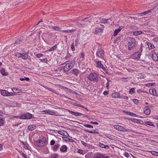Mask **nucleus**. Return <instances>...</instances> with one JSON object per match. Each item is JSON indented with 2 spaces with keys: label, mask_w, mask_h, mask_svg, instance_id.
I'll return each mask as SVG.
<instances>
[{
  "label": "nucleus",
  "mask_w": 158,
  "mask_h": 158,
  "mask_svg": "<svg viewBox=\"0 0 158 158\" xmlns=\"http://www.w3.org/2000/svg\"><path fill=\"white\" fill-rule=\"evenodd\" d=\"M67 111L69 112L71 114H73V115L76 116H79L81 115H83V114L78 112H74L72 111H71L70 110H67Z\"/></svg>",
  "instance_id": "10"
},
{
  "label": "nucleus",
  "mask_w": 158,
  "mask_h": 158,
  "mask_svg": "<svg viewBox=\"0 0 158 158\" xmlns=\"http://www.w3.org/2000/svg\"><path fill=\"white\" fill-rule=\"evenodd\" d=\"M19 79L21 81H24V80L29 81L30 80V79L28 77H25L24 78H20Z\"/></svg>",
  "instance_id": "40"
},
{
  "label": "nucleus",
  "mask_w": 158,
  "mask_h": 158,
  "mask_svg": "<svg viewBox=\"0 0 158 158\" xmlns=\"http://www.w3.org/2000/svg\"><path fill=\"white\" fill-rule=\"evenodd\" d=\"M96 62L97 63V67L102 68L104 71H106L105 68L103 67V65L101 64V61H96Z\"/></svg>",
  "instance_id": "11"
},
{
  "label": "nucleus",
  "mask_w": 158,
  "mask_h": 158,
  "mask_svg": "<svg viewBox=\"0 0 158 158\" xmlns=\"http://www.w3.org/2000/svg\"><path fill=\"white\" fill-rule=\"evenodd\" d=\"M23 40V37H21L19 39L17 40L15 43V44H19Z\"/></svg>",
  "instance_id": "17"
},
{
  "label": "nucleus",
  "mask_w": 158,
  "mask_h": 158,
  "mask_svg": "<svg viewBox=\"0 0 158 158\" xmlns=\"http://www.w3.org/2000/svg\"><path fill=\"white\" fill-rule=\"evenodd\" d=\"M152 10H153V9L149 10L148 11H145L144 12L141 13L139 14V15L141 16H143V15H146V14L151 12Z\"/></svg>",
  "instance_id": "14"
},
{
  "label": "nucleus",
  "mask_w": 158,
  "mask_h": 158,
  "mask_svg": "<svg viewBox=\"0 0 158 158\" xmlns=\"http://www.w3.org/2000/svg\"><path fill=\"white\" fill-rule=\"evenodd\" d=\"M152 58L153 60L155 61L158 60V54L155 53H152Z\"/></svg>",
  "instance_id": "13"
},
{
  "label": "nucleus",
  "mask_w": 158,
  "mask_h": 158,
  "mask_svg": "<svg viewBox=\"0 0 158 158\" xmlns=\"http://www.w3.org/2000/svg\"><path fill=\"white\" fill-rule=\"evenodd\" d=\"M131 119L132 122H138V121H139L138 119L134 118H131Z\"/></svg>",
  "instance_id": "52"
},
{
  "label": "nucleus",
  "mask_w": 158,
  "mask_h": 158,
  "mask_svg": "<svg viewBox=\"0 0 158 158\" xmlns=\"http://www.w3.org/2000/svg\"><path fill=\"white\" fill-rule=\"evenodd\" d=\"M21 53L20 52H16L15 54V56L18 57H20Z\"/></svg>",
  "instance_id": "50"
},
{
  "label": "nucleus",
  "mask_w": 158,
  "mask_h": 158,
  "mask_svg": "<svg viewBox=\"0 0 158 158\" xmlns=\"http://www.w3.org/2000/svg\"><path fill=\"white\" fill-rule=\"evenodd\" d=\"M123 154L125 157L127 158H128L129 157L130 155L127 152H125Z\"/></svg>",
  "instance_id": "53"
},
{
  "label": "nucleus",
  "mask_w": 158,
  "mask_h": 158,
  "mask_svg": "<svg viewBox=\"0 0 158 158\" xmlns=\"http://www.w3.org/2000/svg\"><path fill=\"white\" fill-rule=\"evenodd\" d=\"M75 61L74 60H73L71 61L70 62L67 64L69 65L70 67H71V68H72L75 64Z\"/></svg>",
  "instance_id": "25"
},
{
  "label": "nucleus",
  "mask_w": 158,
  "mask_h": 158,
  "mask_svg": "<svg viewBox=\"0 0 158 158\" xmlns=\"http://www.w3.org/2000/svg\"><path fill=\"white\" fill-rule=\"evenodd\" d=\"M71 72L72 73V74L76 76L77 75L79 74V71L78 69H72Z\"/></svg>",
  "instance_id": "18"
},
{
  "label": "nucleus",
  "mask_w": 158,
  "mask_h": 158,
  "mask_svg": "<svg viewBox=\"0 0 158 158\" xmlns=\"http://www.w3.org/2000/svg\"><path fill=\"white\" fill-rule=\"evenodd\" d=\"M95 158H106V157L101 154H98L97 155Z\"/></svg>",
  "instance_id": "43"
},
{
  "label": "nucleus",
  "mask_w": 158,
  "mask_h": 158,
  "mask_svg": "<svg viewBox=\"0 0 158 158\" xmlns=\"http://www.w3.org/2000/svg\"><path fill=\"white\" fill-rule=\"evenodd\" d=\"M151 107H152V106L151 105L146 106L144 108V113L147 115H149L151 112V110L150 108Z\"/></svg>",
  "instance_id": "9"
},
{
  "label": "nucleus",
  "mask_w": 158,
  "mask_h": 158,
  "mask_svg": "<svg viewBox=\"0 0 158 158\" xmlns=\"http://www.w3.org/2000/svg\"><path fill=\"white\" fill-rule=\"evenodd\" d=\"M1 94L3 96H10L15 95V94L11 92L10 93L6 90H2L1 91Z\"/></svg>",
  "instance_id": "4"
},
{
  "label": "nucleus",
  "mask_w": 158,
  "mask_h": 158,
  "mask_svg": "<svg viewBox=\"0 0 158 158\" xmlns=\"http://www.w3.org/2000/svg\"><path fill=\"white\" fill-rule=\"evenodd\" d=\"M121 29L119 28L116 29L114 31L113 35L114 36H116L117 35L118 33L121 31Z\"/></svg>",
  "instance_id": "29"
},
{
  "label": "nucleus",
  "mask_w": 158,
  "mask_h": 158,
  "mask_svg": "<svg viewBox=\"0 0 158 158\" xmlns=\"http://www.w3.org/2000/svg\"><path fill=\"white\" fill-rule=\"evenodd\" d=\"M57 48V46L56 45H55L52 46V47L50 48V49H49L48 51L51 52L52 51H53L54 50H56Z\"/></svg>",
  "instance_id": "36"
},
{
  "label": "nucleus",
  "mask_w": 158,
  "mask_h": 158,
  "mask_svg": "<svg viewBox=\"0 0 158 158\" xmlns=\"http://www.w3.org/2000/svg\"><path fill=\"white\" fill-rule=\"evenodd\" d=\"M1 74L3 76H6L8 75V73L6 72L4 69H2L0 70Z\"/></svg>",
  "instance_id": "16"
},
{
  "label": "nucleus",
  "mask_w": 158,
  "mask_h": 158,
  "mask_svg": "<svg viewBox=\"0 0 158 158\" xmlns=\"http://www.w3.org/2000/svg\"><path fill=\"white\" fill-rule=\"evenodd\" d=\"M120 98H123L127 100L128 99V97L127 96L124 95H122Z\"/></svg>",
  "instance_id": "55"
},
{
  "label": "nucleus",
  "mask_w": 158,
  "mask_h": 158,
  "mask_svg": "<svg viewBox=\"0 0 158 158\" xmlns=\"http://www.w3.org/2000/svg\"><path fill=\"white\" fill-rule=\"evenodd\" d=\"M55 140L53 139L50 142V145H53L55 143Z\"/></svg>",
  "instance_id": "58"
},
{
  "label": "nucleus",
  "mask_w": 158,
  "mask_h": 158,
  "mask_svg": "<svg viewBox=\"0 0 158 158\" xmlns=\"http://www.w3.org/2000/svg\"><path fill=\"white\" fill-rule=\"evenodd\" d=\"M5 118L4 117H0V126H2L4 124V121L3 118Z\"/></svg>",
  "instance_id": "32"
},
{
  "label": "nucleus",
  "mask_w": 158,
  "mask_h": 158,
  "mask_svg": "<svg viewBox=\"0 0 158 158\" xmlns=\"http://www.w3.org/2000/svg\"><path fill=\"white\" fill-rule=\"evenodd\" d=\"M97 76L96 73H90L88 77V79L90 81L97 82L98 80Z\"/></svg>",
  "instance_id": "2"
},
{
  "label": "nucleus",
  "mask_w": 158,
  "mask_h": 158,
  "mask_svg": "<svg viewBox=\"0 0 158 158\" xmlns=\"http://www.w3.org/2000/svg\"><path fill=\"white\" fill-rule=\"evenodd\" d=\"M135 89L134 88H131V89L129 91L130 94H132L134 93Z\"/></svg>",
  "instance_id": "48"
},
{
  "label": "nucleus",
  "mask_w": 158,
  "mask_h": 158,
  "mask_svg": "<svg viewBox=\"0 0 158 158\" xmlns=\"http://www.w3.org/2000/svg\"><path fill=\"white\" fill-rule=\"evenodd\" d=\"M71 48L73 51L75 50V48L74 47V45L73 44V43L71 45Z\"/></svg>",
  "instance_id": "61"
},
{
  "label": "nucleus",
  "mask_w": 158,
  "mask_h": 158,
  "mask_svg": "<svg viewBox=\"0 0 158 158\" xmlns=\"http://www.w3.org/2000/svg\"><path fill=\"white\" fill-rule=\"evenodd\" d=\"M40 60L42 62L46 63L47 64L48 63L47 62V58H45L43 59H40Z\"/></svg>",
  "instance_id": "45"
},
{
  "label": "nucleus",
  "mask_w": 158,
  "mask_h": 158,
  "mask_svg": "<svg viewBox=\"0 0 158 158\" xmlns=\"http://www.w3.org/2000/svg\"><path fill=\"white\" fill-rule=\"evenodd\" d=\"M71 68L70 67L69 65L68 64H66L65 65L64 67L63 68V70H64V73H67L68 71H69V70L71 69Z\"/></svg>",
  "instance_id": "12"
},
{
  "label": "nucleus",
  "mask_w": 158,
  "mask_h": 158,
  "mask_svg": "<svg viewBox=\"0 0 158 158\" xmlns=\"http://www.w3.org/2000/svg\"><path fill=\"white\" fill-rule=\"evenodd\" d=\"M4 114H3V113L2 111L1 110H0V117H4Z\"/></svg>",
  "instance_id": "62"
},
{
  "label": "nucleus",
  "mask_w": 158,
  "mask_h": 158,
  "mask_svg": "<svg viewBox=\"0 0 158 158\" xmlns=\"http://www.w3.org/2000/svg\"><path fill=\"white\" fill-rule=\"evenodd\" d=\"M25 114L26 118V119H30L32 118V114L29 113H26Z\"/></svg>",
  "instance_id": "24"
},
{
  "label": "nucleus",
  "mask_w": 158,
  "mask_h": 158,
  "mask_svg": "<svg viewBox=\"0 0 158 158\" xmlns=\"http://www.w3.org/2000/svg\"><path fill=\"white\" fill-rule=\"evenodd\" d=\"M74 105L78 106L81 107L83 108H85V106H83V105L81 104H78L77 103H75Z\"/></svg>",
  "instance_id": "54"
},
{
  "label": "nucleus",
  "mask_w": 158,
  "mask_h": 158,
  "mask_svg": "<svg viewBox=\"0 0 158 158\" xmlns=\"http://www.w3.org/2000/svg\"><path fill=\"white\" fill-rule=\"evenodd\" d=\"M47 142L45 139H42L41 140H38L35 142V145L37 147H40L43 145H45Z\"/></svg>",
  "instance_id": "3"
},
{
  "label": "nucleus",
  "mask_w": 158,
  "mask_h": 158,
  "mask_svg": "<svg viewBox=\"0 0 158 158\" xmlns=\"http://www.w3.org/2000/svg\"><path fill=\"white\" fill-rule=\"evenodd\" d=\"M58 157V155L56 154H52L51 156V158H57Z\"/></svg>",
  "instance_id": "47"
},
{
  "label": "nucleus",
  "mask_w": 158,
  "mask_h": 158,
  "mask_svg": "<svg viewBox=\"0 0 158 158\" xmlns=\"http://www.w3.org/2000/svg\"><path fill=\"white\" fill-rule=\"evenodd\" d=\"M43 56V54L41 53L37 54L36 55V56L37 58H40V57L42 56Z\"/></svg>",
  "instance_id": "51"
},
{
  "label": "nucleus",
  "mask_w": 158,
  "mask_h": 158,
  "mask_svg": "<svg viewBox=\"0 0 158 158\" xmlns=\"http://www.w3.org/2000/svg\"><path fill=\"white\" fill-rule=\"evenodd\" d=\"M67 149V147L65 145H64L60 147V150L62 152H65L66 151Z\"/></svg>",
  "instance_id": "15"
},
{
  "label": "nucleus",
  "mask_w": 158,
  "mask_h": 158,
  "mask_svg": "<svg viewBox=\"0 0 158 158\" xmlns=\"http://www.w3.org/2000/svg\"><path fill=\"white\" fill-rule=\"evenodd\" d=\"M21 143H22V144L23 145V147L24 148H25V149H28V145L27 143H24L23 142H22Z\"/></svg>",
  "instance_id": "31"
},
{
  "label": "nucleus",
  "mask_w": 158,
  "mask_h": 158,
  "mask_svg": "<svg viewBox=\"0 0 158 158\" xmlns=\"http://www.w3.org/2000/svg\"><path fill=\"white\" fill-rule=\"evenodd\" d=\"M28 128L30 131H33L36 128V127L34 125L29 126Z\"/></svg>",
  "instance_id": "30"
},
{
  "label": "nucleus",
  "mask_w": 158,
  "mask_h": 158,
  "mask_svg": "<svg viewBox=\"0 0 158 158\" xmlns=\"http://www.w3.org/2000/svg\"><path fill=\"white\" fill-rule=\"evenodd\" d=\"M114 127L115 129L120 131L124 132L128 131L127 129L119 125H115L114 126Z\"/></svg>",
  "instance_id": "6"
},
{
  "label": "nucleus",
  "mask_w": 158,
  "mask_h": 158,
  "mask_svg": "<svg viewBox=\"0 0 158 158\" xmlns=\"http://www.w3.org/2000/svg\"><path fill=\"white\" fill-rule=\"evenodd\" d=\"M99 146L102 148H105L106 149H109L110 148V147L108 145H105L104 144L101 143H99Z\"/></svg>",
  "instance_id": "22"
},
{
  "label": "nucleus",
  "mask_w": 158,
  "mask_h": 158,
  "mask_svg": "<svg viewBox=\"0 0 158 158\" xmlns=\"http://www.w3.org/2000/svg\"><path fill=\"white\" fill-rule=\"evenodd\" d=\"M83 125L85 127L87 128H93V126L91 125L88 124H83Z\"/></svg>",
  "instance_id": "46"
},
{
  "label": "nucleus",
  "mask_w": 158,
  "mask_h": 158,
  "mask_svg": "<svg viewBox=\"0 0 158 158\" xmlns=\"http://www.w3.org/2000/svg\"><path fill=\"white\" fill-rule=\"evenodd\" d=\"M102 32V29L101 28L96 29L95 31L94 34H98Z\"/></svg>",
  "instance_id": "26"
},
{
  "label": "nucleus",
  "mask_w": 158,
  "mask_h": 158,
  "mask_svg": "<svg viewBox=\"0 0 158 158\" xmlns=\"http://www.w3.org/2000/svg\"><path fill=\"white\" fill-rule=\"evenodd\" d=\"M13 91L14 92H15L16 93H19L21 90L20 89H17L16 88H13Z\"/></svg>",
  "instance_id": "35"
},
{
  "label": "nucleus",
  "mask_w": 158,
  "mask_h": 158,
  "mask_svg": "<svg viewBox=\"0 0 158 158\" xmlns=\"http://www.w3.org/2000/svg\"><path fill=\"white\" fill-rule=\"evenodd\" d=\"M149 49H152L154 48V46L153 44H152L151 43H147Z\"/></svg>",
  "instance_id": "34"
},
{
  "label": "nucleus",
  "mask_w": 158,
  "mask_h": 158,
  "mask_svg": "<svg viewBox=\"0 0 158 158\" xmlns=\"http://www.w3.org/2000/svg\"><path fill=\"white\" fill-rule=\"evenodd\" d=\"M128 45L127 49L128 50H133L136 46V41L135 40L132 38H130L128 41Z\"/></svg>",
  "instance_id": "1"
},
{
  "label": "nucleus",
  "mask_w": 158,
  "mask_h": 158,
  "mask_svg": "<svg viewBox=\"0 0 158 158\" xmlns=\"http://www.w3.org/2000/svg\"><path fill=\"white\" fill-rule=\"evenodd\" d=\"M149 152H150L153 155L158 156V152H157L155 151H149Z\"/></svg>",
  "instance_id": "37"
},
{
  "label": "nucleus",
  "mask_w": 158,
  "mask_h": 158,
  "mask_svg": "<svg viewBox=\"0 0 158 158\" xmlns=\"http://www.w3.org/2000/svg\"><path fill=\"white\" fill-rule=\"evenodd\" d=\"M19 118L22 119H26L25 114H22L19 117Z\"/></svg>",
  "instance_id": "49"
},
{
  "label": "nucleus",
  "mask_w": 158,
  "mask_h": 158,
  "mask_svg": "<svg viewBox=\"0 0 158 158\" xmlns=\"http://www.w3.org/2000/svg\"><path fill=\"white\" fill-rule=\"evenodd\" d=\"M54 30L56 31H60V28L58 26H54L51 27Z\"/></svg>",
  "instance_id": "39"
},
{
  "label": "nucleus",
  "mask_w": 158,
  "mask_h": 158,
  "mask_svg": "<svg viewBox=\"0 0 158 158\" xmlns=\"http://www.w3.org/2000/svg\"><path fill=\"white\" fill-rule=\"evenodd\" d=\"M27 53H21L20 57L24 60H26L27 59Z\"/></svg>",
  "instance_id": "21"
},
{
  "label": "nucleus",
  "mask_w": 158,
  "mask_h": 158,
  "mask_svg": "<svg viewBox=\"0 0 158 158\" xmlns=\"http://www.w3.org/2000/svg\"><path fill=\"white\" fill-rule=\"evenodd\" d=\"M64 136L66 137H69V134L67 133V132L65 131H64Z\"/></svg>",
  "instance_id": "59"
},
{
  "label": "nucleus",
  "mask_w": 158,
  "mask_h": 158,
  "mask_svg": "<svg viewBox=\"0 0 158 158\" xmlns=\"http://www.w3.org/2000/svg\"><path fill=\"white\" fill-rule=\"evenodd\" d=\"M133 101L135 104H137L138 102V100L137 99H134L133 100Z\"/></svg>",
  "instance_id": "60"
},
{
  "label": "nucleus",
  "mask_w": 158,
  "mask_h": 158,
  "mask_svg": "<svg viewBox=\"0 0 158 158\" xmlns=\"http://www.w3.org/2000/svg\"><path fill=\"white\" fill-rule=\"evenodd\" d=\"M78 152L81 154H83V150L81 149H79L78 150Z\"/></svg>",
  "instance_id": "57"
},
{
  "label": "nucleus",
  "mask_w": 158,
  "mask_h": 158,
  "mask_svg": "<svg viewBox=\"0 0 158 158\" xmlns=\"http://www.w3.org/2000/svg\"><path fill=\"white\" fill-rule=\"evenodd\" d=\"M142 32L141 31H135L133 32V35L135 36H137L142 34Z\"/></svg>",
  "instance_id": "27"
},
{
  "label": "nucleus",
  "mask_w": 158,
  "mask_h": 158,
  "mask_svg": "<svg viewBox=\"0 0 158 158\" xmlns=\"http://www.w3.org/2000/svg\"><path fill=\"white\" fill-rule=\"evenodd\" d=\"M126 114L133 116H135L136 115V114L135 113L130 112H126Z\"/></svg>",
  "instance_id": "42"
},
{
  "label": "nucleus",
  "mask_w": 158,
  "mask_h": 158,
  "mask_svg": "<svg viewBox=\"0 0 158 158\" xmlns=\"http://www.w3.org/2000/svg\"><path fill=\"white\" fill-rule=\"evenodd\" d=\"M112 20L113 19L111 18L108 19H99V22L102 23H110L109 20H110V21H112Z\"/></svg>",
  "instance_id": "7"
},
{
  "label": "nucleus",
  "mask_w": 158,
  "mask_h": 158,
  "mask_svg": "<svg viewBox=\"0 0 158 158\" xmlns=\"http://www.w3.org/2000/svg\"><path fill=\"white\" fill-rule=\"evenodd\" d=\"M63 139L66 141H69L71 142H73V140L69 138H67L65 137H62Z\"/></svg>",
  "instance_id": "23"
},
{
  "label": "nucleus",
  "mask_w": 158,
  "mask_h": 158,
  "mask_svg": "<svg viewBox=\"0 0 158 158\" xmlns=\"http://www.w3.org/2000/svg\"><path fill=\"white\" fill-rule=\"evenodd\" d=\"M77 25L79 27H81L82 26V25L81 23H79V22H77Z\"/></svg>",
  "instance_id": "63"
},
{
  "label": "nucleus",
  "mask_w": 158,
  "mask_h": 158,
  "mask_svg": "<svg viewBox=\"0 0 158 158\" xmlns=\"http://www.w3.org/2000/svg\"><path fill=\"white\" fill-rule=\"evenodd\" d=\"M141 56V53L139 52V50L135 52L131 56V58L134 60L139 59Z\"/></svg>",
  "instance_id": "5"
},
{
  "label": "nucleus",
  "mask_w": 158,
  "mask_h": 158,
  "mask_svg": "<svg viewBox=\"0 0 158 158\" xmlns=\"http://www.w3.org/2000/svg\"><path fill=\"white\" fill-rule=\"evenodd\" d=\"M145 123L146 124H147L149 126H154V125L151 122L147 121L145 122Z\"/></svg>",
  "instance_id": "38"
},
{
  "label": "nucleus",
  "mask_w": 158,
  "mask_h": 158,
  "mask_svg": "<svg viewBox=\"0 0 158 158\" xmlns=\"http://www.w3.org/2000/svg\"><path fill=\"white\" fill-rule=\"evenodd\" d=\"M104 55V52L102 49L101 48L98 49L96 53L97 56L102 59Z\"/></svg>",
  "instance_id": "8"
},
{
  "label": "nucleus",
  "mask_w": 158,
  "mask_h": 158,
  "mask_svg": "<svg viewBox=\"0 0 158 158\" xmlns=\"http://www.w3.org/2000/svg\"><path fill=\"white\" fill-rule=\"evenodd\" d=\"M111 96L113 98H120V94L118 92H114V93L112 94Z\"/></svg>",
  "instance_id": "19"
},
{
  "label": "nucleus",
  "mask_w": 158,
  "mask_h": 158,
  "mask_svg": "<svg viewBox=\"0 0 158 158\" xmlns=\"http://www.w3.org/2000/svg\"><path fill=\"white\" fill-rule=\"evenodd\" d=\"M153 41L156 42H158V37L155 38L152 40Z\"/></svg>",
  "instance_id": "64"
},
{
  "label": "nucleus",
  "mask_w": 158,
  "mask_h": 158,
  "mask_svg": "<svg viewBox=\"0 0 158 158\" xmlns=\"http://www.w3.org/2000/svg\"><path fill=\"white\" fill-rule=\"evenodd\" d=\"M47 113H48L50 114L54 115L56 114V112L52 111H51L50 110H48V111L47 112Z\"/></svg>",
  "instance_id": "41"
},
{
  "label": "nucleus",
  "mask_w": 158,
  "mask_h": 158,
  "mask_svg": "<svg viewBox=\"0 0 158 158\" xmlns=\"http://www.w3.org/2000/svg\"><path fill=\"white\" fill-rule=\"evenodd\" d=\"M60 146V145L59 144L55 145L53 147V150L55 151H56L59 148Z\"/></svg>",
  "instance_id": "33"
},
{
  "label": "nucleus",
  "mask_w": 158,
  "mask_h": 158,
  "mask_svg": "<svg viewBox=\"0 0 158 158\" xmlns=\"http://www.w3.org/2000/svg\"><path fill=\"white\" fill-rule=\"evenodd\" d=\"M64 131H61V130H60V131H59L58 132V133L62 135H63V136H64Z\"/></svg>",
  "instance_id": "44"
},
{
  "label": "nucleus",
  "mask_w": 158,
  "mask_h": 158,
  "mask_svg": "<svg viewBox=\"0 0 158 158\" xmlns=\"http://www.w3.org/2000/svg\"><path fill=\"white\" fill-rule=\"evenodd\" d=\"M154 84V83H148L146 85L147 87H150V86H152Z\"/></svg>",
  "instance_id": "56"
},
{
  "label": "nucleus",
  "mask_w": 158,
  "mask_h": 158,
  "mask_svg": "<svg viewBox=\"0 0 158 158\" xmlns=\"http://www.w3.org/2000/svg\"><path fill=\"white\" fill-rule=\"evenodd\" d=\"M149 93L152 95H155L156 94V90L155 89H150Z\"/></svg>",
  "instance_id": "28"
},
{
  "label": "nucleus",
  "mask_w": 158,
  "mask_h": 158,
  "mask_svg": "<svg viewBox=\"0 0 158 158\" xmlns=\"http://www.w3.org/2000/svg\"><path fill=\"white\" fill-rule=\"evenodd\" d=\"M84 130L86 132H88L90 133L99 134L98 132L95 130H94V131H90L87 129H84Z\"/></svg>",
  "instance_id": "20"
}]
</instances>
